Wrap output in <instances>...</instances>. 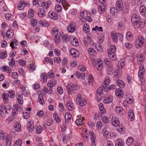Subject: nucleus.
Wrapping results in <instances>:
<instances>
[{"label":"nucleus","mask_w":146,"mask_h":146,"mask_svg":"<svg viewBox=\"0 0 146 146\" xmlns=\"http://www.w3.org/2000/svg\"><path fill=\"white\" fill-rule=\"evenodd\" d=\"M131 20L133 26L135 28H143L144 27L145 22L140 21L139 17L137 14H133Z\"/></svg>","instance_id":"1"},{"label":"nucleus","mask_w":146,"mask_h":146,"mask_svg":"<svg viewBox=\"0 0 146 146\" xmlns=\"http://www.w3.org/2000/svg\"><path fill=\"white\" fill-rule=\"evenodd\" d=\"M79 88V86L75 84H69L66 87L68 91L70 94H72L74 91L78 90Z\"/></svg>","instance_id":"2"},{"label":"nucleus","mask_w":146,"mask_h":146,"mask_svg":"<svg viewBox=\"0 0 146 146\" xmlns=\"http://www.w3.org/2000/svg\"><path fill=\"white\" fill-rule=\"evenodd\" d=\"M145 70L143 66L141 65L139 67V70L138 72L139 77L140 80V81L142 84L144 82V80L143 78V75L145 72Z\"/></svg>","instance_id":"3"},{"label":"nucleus","mask_w":146,"mask_h":146,"mask_svg":"<svg viewBox=\"0 0 146 146\" xmlns=\"http://www.w3.org/2000/svg\"><path fill=\"white\" fill-rule=\"evenodd\" d=\"M76 101L78 102L79 104L81 106H83L86 104V101L84 99L82 98L81 95L80 94H78L77 95Z\"/></svg>","instance_id":"4"},{"label":"nucleus","mask_w":146,"mask_h":146,"mask_svg":"<svg viewBox=\"0 0 146 146\" xmlns=\"http://www.w3.org/2000/svg\"><path fill=\"white\" fill-rule=\"evenodd\" d=\"M143 39L141 36H139L135 43V47L138 48L142 46L143 44Z\"/></svg>","instance_id":"5"},{"label":"nucleus","mask_w":146,"mask_h":146,"mask_svg":"<svg viewBox=\"0 0 146 146\" xmlns=\"http://www.w3.org/2000/svg\"><path fill=\"white\" fill-rule=\"evenodd\" d=\"M117 11H120L123 7V3L121 0H117L115 5Z\"/></svg>","instance_id":"6"},{"label":"nucleus","mask_w":146,"mask_h":146,"mask_svg":"<svg viewBox=\"0 0 146 146\" xmlns=\"http://www.w3.org/2000/svg\"><path fill=\"white\" fill-rule=\"evenodd\" d=\"M70 54L74 57H77L79 55V52L76 49L71 48L70 51Z\"/></svg>","instance_id":"7"},{"label":"nucleus","mask_w":146,"mask_h":146,"mask_svg":"<svg viewBox=\"0 0 146 146\" xmlns=\"http://www.w3.org/2000/svg\"><path fill=\"white\" fill-rule=\"evenodd\" d=\"M12 141L11 136L10 135H7L6 137V146H11Z\"/></svg>","instance_id":"8"},{"label":"nucleus","mask_w":146,"mask_h":146,"mask_svg":"<svg viewBox=\"0 0 146 146\" xmlns=\"http://www.w3.org/2000/svg\"><path fill=\"white\" fill-rule=\"evenodd\" d=\"M89 134L91 136V140L92 143L91 144V146H96V145L94 144L95 140L94 138L95 137V135L94 133L92 131H91L89 133Z\"/></svg>","instance_id":"9"},{"label":"nucleus","mask_w":146,"mask_h":146,"mask_svg":"<svg viewBox=\"0 0 146 146\" xmlns=\"http://www.w3.org/2000/svg\"><path fill=\"white\" fill-rule=\"evenodd\" d=\"M48 15L51 19L54 20H56L58 19L57 14L54 12L50 11L49 12Z\"/></svg>","instance_id":"10"},{"label":"nucleus","mask_w":146,"mask_h":146,"mask_svg":"<svg viewBox=\"0 0 146 146\" xmlns=\"http://www.w3.org/2000/svg\"><path fill=\"white\" fill-rule=\"evenodd\" d=\"M135 117L134 111L133 110L130 109L128 112V119L131 121H133Z\"/></svg>","instance_id":"11"},{"label":"nucleus","mask_w":146,"mask_h":146,"mask_svg":"<svg viewBox=\"0 0 146 146\" xmlns=\"http://www.w3.org/2000/svg\"><path fill=\"white\" fill-rule=\"evenodd\" d=\"M111 123L115 127L117 126L119 124V122L118 119L116 117L112 118V119Z\"/></svg>","instance_id":"12"},{"label":"nucleus","mask_w":146,"mask_h":146,"mask_svg":"<svg viewBox=\"0 0 146 146\" xmlns=\"http://www.w3.org/2000/svg\"><path fill=\"white\" fill-rule=\"evenodd\" d=\"M64 117L65 119V123L67 124L71 119L72 115L70 113H66L65 114Z\"/></svg>","instance_id":"13"},{"label":"nucleus","mask_w":146,"mask_h":146,"mask_svg":"<svg viewBox=\"0 0 146 146\" xmlns=\"http://www.w3.org/2000/svg\"><path fill=\"white\" fill-rule=\"evenodd\" d=\"M56 81L55 79H52L49 81L47 83V85L49 87H52L54 86L56 84Z\"/></svg>","instance_id":"14"},{"label":"nucleus","mask_w":146,"mask_h":146,"mask_svg":"<svg viewBox=\"0 0 146 146\" xmlns=\"http://www.w3.org/2000/svg\"><path fill=\"white\" fill-rule=\"evenodd\" d=\"M13 127L16 131H19L21 130V125L19 122H17L14 124Z\"/></svg>","instance_id":"15"},{"label":"nucleus","mask_w":146,"mask_h":146,"mask_svg":"<svg viewBox=\"0 0 146 146\" xmlns=\"http://www.w3.org/2000/svg\"><path fill=\"white\" fill-rule=\"evenodd\" d=\"M115 93L116 96L120 98L121 99L122 98L123 94L122 90L118 88L116 90Z\"/></svg>","instance_id":"16"},{"label":"nucleus","mask_w":146,"mask_h":146,"mask_svg":"<svg viewBox=\"0 0 146 146\" xmlns=\"http://www.w3.org/2000/svg\"><path fill=\"white\" fill-rule=\"evenodd\" d=\"M28 130L30 132H32L34 130V125L31 124L30 122H29L27 124Z\"/></svg>","instance_id":"17"},{"label":"nucleus","mask_w":146,"mask_h":146,"mask_svg":"<svg viewBox=\"0 0 146 146\" xmlns=\"http://www.w3.org/2000/svg\"><path fill=\"white\" fill-rule=\"evenodd\" d=\"M13 31L11 29L8 30L6 33V36L9 38H11L13 37Z\"/></svg>","instance_id":"18"},{"label":"nucleus","mask_w":146,"mask_h":146,"mask_svg":"<svg viewBox=\"0 0 146 146\" xmlns=\"http://www.w3.org/2000/svg\"><path fill=\"white\" fill-rule=\"evenodd\" d=\"M125 143L121 139H119L116 141L115 146H124Z\"/></svg>","instance_id":"19"},{"label":"nucleus","mask_w":146,"mask_h":146,"mask_svg":"<svg viewBox=\"0 0 146 146\" xmlns=\"http://www.w3.org/2000/svg\"><path fill=\"white\" fill-rule=\"evenodd\" d=\"M1 70L2 71H5L9 73H11L12 72V69L11 68L9 67H6V66L2 67L1 68Z\"/></svg>","instance_id":"20"},{"label":"nucleus","mask_w":146,"mask_h":146,"mask_svg":"<svg viewBox=\"0 0 146 146\" xmlns=\"http://www.w3.org/2000/svg\"><path fill=\"white\" fill-rule=\"evenodd\" d=\"M97 62L98 63V66L97 69L99 71H100L103 68V64L102 61H101L100 59L98 58L97 60Z\"/></svg>","instance_id":"21"},{"label":"nucleus","mask_w":146,"mask_h":146,"mask_svg":"<svg viewBox=\"0 0 146 146\" xmlns=\"http://www.w3.org/2000/svg\"><path fill=\"white\" fill-rule=\"evenodd\" d=\"M113 99V98L111 96H109L108 98H106L104 100L103 102L106 104L109 103L112 101Z\"/></svg>","instance_id":"22"},{"label":"nucleus","mask_w":146,"mask_h":146,"mask_svg":"<svg viewBox=\"0 0 146 146\" xmlns=\"http://www.w3.org/2000/svg\"><path fill=\"white\" fill-rule=\"evenodd\" d=\"M37 12L38 16L41 17L44 16L45 13V11L42 9H38Z\"/></svg>","instance_id":"23"},{"label":"nucleus","mask_w":146,"mask_h":146,"mask_svg":"<svg viewBox=\"0 0 146 146\" xmlns=\"http://www.w3.org/2000/svg\"><path fill=\"white\" fill-rule=\"evenodd\" d=\"M117 84L120 87L123 88L125 86L124 83L121 80H118L116 82Z\"/></svg>","instance_id":"24"},{"label":"nucleus","mask_w":146,"mask_h":146,"mask_svg":"<svg viewBox=\"0 0 146 146\" xmlns=\"http://www.w3.org/2000/svg\"><path fill=\"white\" fill-rule=\"evenodd\" d=\"M43 95L41 94L39 95L38 96V101L41 105H43L44 104V100H43Z\"/></svg>","instance_id":"25"},{"label":"nucleus","mask_w":146,"mask_h":146,"mask_svg":"<svg viewBox=\"0 0 146 146\" xmlns=\"http://www.w3.org/2000/svg\"><path fill=\"white\" fill-rule=\"evenodd\" d=\"M0 111L2 112L1 113L2 116H3V114H4V111H5V115H6V113H8V112L7 111V109L5 108V106L4 105L0 107Z\"/></svg>","instance_id":"26"},{"label":"nucleus","mask_w":146,"mask_h":146,"mask_svg":"<svg viewBox=\"0 0 146 146\" xmlns=\"http://www.w3.org/2000/svg\"><path fill=\"white\" fill-rule=\"evenodd\" d=\"M116 50V47L114 45H112L110 47V48L108 50V53H110V52H113L114 53L115 52Z\"/></svg>","instance_id":"27"},{"label":"nucleus","mask_w":146,"mask_h":146,"mask_svg":"<svg viewBox=\"0 0 146 146\" xmlns=\"http://www.w3.org/2000/svg\"><path fill=\"white\" fill-rule=\"evenodd\" d=\"M105 88V86H102L99 88L97 90L96 95H101L102 93V91L104 88Z\"/></svg>","instance_id":"28"},{"label":"nucleus","mask_w":146,"mask_h":146,"mask_svg":"<svg viewBox=\"0 0 146 146\" xmlns=\"http://www.w3.org/2000/svg\"><path fill=\"white\" fill-rule=\"evenodd\" d=\"M66 105L68 110L70 111H72L73 110V106L72 102L70 101H68L67 102Z\"/></svg>","instance_id":"29"},{"label":"nucleus","mask_w":146,"mask_h":146,"mask_svg":"<svg viewBox=\"0 0 146 146\" xmlns=\"http://www.w3.org/2000/svg\"><path fill=\"white\" fill-rule=\"evenodd\" d=\"M83 30L85 33L89 32L90 31L89 26L86 24H85L83 27Z\"/></svg>","instance_id":"30"},{"label":"nucleus","mask_w":146,"mask_h":146,"mask_svg":"<svg viewBox=\"0 0 146 146\" xmlns=\"http://www.w3.org/2000/svg\"><path fill=\"white\" fill-rule=\"evenodd\" d=\"M146 8L143 5H141L139 11L141 13H142L143 15H145V13L146 11Z\"/></svg>","instance_id":"31"},{"label":"nucleus","mask_w":146,"mask_h":146,"mask_svg":"<svg viewBox=\"0 0 146 146\" xmlns=\"http://www.w3.org/2000/svg\"><path fill=\"white\" fill-rule=\"evenodd\" d=\"M22 139L20 138L15 141L14 146H21Z\"/></svg>","instance_id":"32"},{"label":"nucleus","mask_w":146,"mask_h":146,"mask_svg":"<svg viewBox=\"0 0 146 146\" xmlns=\"http://www.w3.org/2000/svg\"><path fill=\"white\" fill-rule=\"evenodd\" d=\"M41 79L42 80V81L44 83L46 82L47 81V76L45 74V73H44L41 74Z\"/></svg>","instance_id":"33"},{"label":"nucleus","mask_w":146,"mask_h":146,"mask_svg":"<svg viewBox=\"0 0 146 146\" xmlns=\"http://www.w3.org/2000/svg\"><path fill=\"white\" fill-rule=\"evenodd\" d=\"M71 44L75 46H77L79 44L78 42L77 39L73 38V40L70 41Z\"/></svg>","instance_id":"34"},{"label":"nucleus","mask_w":146,"mask_h":146,"mask_svg":"<svg viewBox=\"0 0 146 146\" xmlns=\"http://www.w3.org/2000/svg\"><path fill=\"white\" fill-rule=\"evenodd\" d=\"M8 96L11 98H13L15 96V93L13 90L9 91L8 94Z\"/></svg>","instance_id":"35"},{"label":"nucleus","mask_w":146,"mask_h":146,"mask_svg":"<svg viewBox=\"0 0 146 146\" xmlns=\"http://www.w3.org/2000/svg\"><path fill=\"white\" fill-rule=\"evenodd\" d=\"M110 78L109 77H107L106 78L104 82L103 83L102 86H104V85H106L108 83L109 84L110 83Z\"/></svg>","instance_id":"36"},{"label":"nucleus","mask_w":146,"mask_h":146,"mask_svg":"<svg viewBox=\"0 0 146 146\" xmlns=\"http://www.w3.org/2000/svg\"><path fill=\"white\" fill-rule=\"evenodd\" d=\"M29 17L31 18L33 17L34 16V12L33 9H29L28 11Z\"/></svg>","instance_id":"37"},{"label":"nucleus","mask_w":146,"mask_h":146,"mask_svg":"<svg viewBox=\"0 0 146 146\" xmlns=\"http://www.w3.org/2000/svg\"><path fill=\"white\" fill-rule=\"evenodd\" d=\"M7 54L6 51H3L0 54V58L3 59L6 58L7 56Z\"/></svg>","instance_id":"38"},{"label":"nucleus","mask_w":146,"mask_h":146,"mask_svg":"<svg viewBox=\"0 0 146 146\" xmlns=\"http://www.w3.org/2000/svg\"><path fill=\"white\" fill-rule=\"evenodd\" d=\"M62 3L63 7H64V9L66 10L68 8V7L67 6L68 5V3L65 0H63L62 1Z\"/></svg>","instance_id":"39"},{"label":"nucleus","mask_w":146,"mask_h":146,"mask_svg":"<svg viewBox=\"0 0 146 146\" xmlns=\"http://www.w3.org/2000/svg\"><path fill=\"white\" fill-rule=\"evenodd\" d=\"M88 77L89 80L88 81V84L90 85H92L93 84L92 82L93 80V77L92 75H90Z\"/></svg>","instance_id":"40"},{"label":"nucleus","mask_w":146,"mask_h":146,"mask_svg":"<svg viewBox=\"0 0 146 146\" xmlns=\"http://www.w3.org/2000/svg\"><path fill=\"white\" fill-rule=\"evenodd\" d=\"M15 61L14 59V58H11V61L9 63V65L11 67H13V66H15Z\"/></svg>","instance_id":"41"},{"label":"nucleus","mask_w":146,"mask_h":146,"mask_svg":"<svg viewBox=\"0 0 146 146\" xmlns=\"http://www.w3.org/2000/svg\"><path fill=\"white\" fill-rule=\"evenodd\" d=\"M26 5L25 3H21L19 4L18 6V9L20 10H21L24 9Z\"/></svg>","instance_id":"42"},{"label":"nucleus","mask_w":146,"mask_h":146,"mask_svg":"<svg viewBox=\"0 0 146 146\" xmlns=\"http://www.w3.org/2000/svg\"><path fill=\"white\" fill-rule=\"evenodd\" d=\"M42 128L41 126H38L36 129V132L37 134L41 133L42 131Z\"/></svg>","instance_id":"43"},{"label":"nucleus","mask_w":146,"mask_h":146,"mask_svg":"<svg viewBox=\"0 0 146 146\" xmlns=\"http://www.w3.org/2000/svg\"><path fill=\"white\" fill-rule=\"evenodd\" d=\"M38 24L40 25L41 27L43 26H46L47 27L48 25V24L44 22L43 21H40L38 22Z\"/></svg>","instance_id":"44"},{"label":"nucleus","mask_w":146,"mask_h":146,"mask_svg":"<svg viewBox=\"0 0 146 146\" xmlns=\"http://www.w3.org/2000/svg\"><path fill=\"white\" fill-rule=\"evenodd\" d=\"M123 109L120 107H116L115 110L117 113H121Z\"/></svg>","instance_id":"45"},{"label":"nucleus","mask_w":146,"mask_h":146,"mask_svg":"<svg viewBox=\"0 0 146 146\" xmlns=\"http://www.w3.org/2000/svg\"><path fill=\"white\" fill-rule=\"evenodd\" d=\"M122 10L124 13H126L128 12L129 7L127 6H125L124 7H123Z\"/></svg>","instance_id":"46"},{"label":"nucleus","mask_w":146,"mask_h":146,"mask_svg":"<svg viewBox=\"0 0 146 146\" xmlns=\"http://www.w3.org/2000/svg\"><path fill=\"white\" fill-rule=\"evenodd\" d=\"M107 129L106 127H105L103 129V131L104 132V135L105 136H107L109 135V132L107 131Z\"/></svg>","instance_id":"47"},{"label":"nucleus","mask_w":146,"mask_h":146,"mask_svg":"<svg viewBox=\"0 0 146 146\" xmlns=\"http://www.w3.org/2000/svg\"><path fill=\"white\" fill-rule=\"evenodd\" d=\"M75 27H72L70 26H68L67 28L68 31L70 33H73L75 31Z\"/></svg>","instance_id":"48"},{"label":"nucleus","mask_w":146,"mask_h":146,"mask_svg":"<svg viewBox=\"0 0 146 146\" xmlns=\"http://www.w3.org/2000/svg\"><path fill=\"white\" fill-rule=\"evenodd\" d=\"M111 36L113 37V40L114 41L116 42L117 41V33L115 34H111Z\"/></svg>","instance_id":"49"},{"label":"nucleus","mask_w":146,"mask_h":146,"mask_svg":"<svg viewBox=\"0 0 146 146\" xmlns=\"http://www.w3.org/2000/svg\"><path fill=\"white\" fill-rule=\"evenodd\" d=\"M29 113L27 111L24 112L23 113V115L24 118L25 119H28L29 117Z\"/></svg>","instance_id":"50"},{"label":"nucleus","mask_w":146,"mask_h":146,"mask_svg":"<svg viewBox=\"0 0 146 146\" xmlns=\"http://www.w3.org/2000/svg\"><path fill=\"white\" fill-rule=\"evenodd\" d=\"M45 61L46 62H48V63H50L51 65H52L53 64V61L50 58L46 57L45 58Z\"/></svg>","instance_id":"51"},{"label":"nucleus","mask_w":146,"mask_h":146,"mask_svg":"<svg viewBox=\"0 0 146 146\" xmlns=\"http://www.w3.org/2000/svg\"><path fill=\"white\" fill-rule=\"evenodd\" d=\"M82 120L81 119H77L75 121L76 125H80L82 124Z\"/></svg>","instance_id":"52"},{"label":"nucleus","mask_w":146,"mask_h":146,"mask_svg":"<svg viewBox=\"0 0 146 146\" xmlns=\"http://www.w3.org/2000/svg\"><path fill=\"white\" fill-rule=\"evenodd\" d=\"M31 22L32 26H35L37 23V21L36 20L34 19H32L31 20Z\"/></svg>","instance_id":"53"},{"label":"nucleus","mask_w":146,"mask_h":146,"mask_svg":"<svg viewBox=\"0 0 146 146\" xmlns=\"http://www.w3.org/2000/svg\"><path fill=\"white\" fill-rule=\"evenodd\" d=\"M108 53L109 57L111 59L113 60L114 59L116 58L115 56L114 53H113V52H110Z\"/></svg>","instance_id":"54"},{"label":"nucleus","mask_w":146,"mask_h":146,"mask_svg":"<svg viewBox=\"0 0 146 146\" xmlns=\"http://www.w3.org/2000/svg\"><path fill=\"white\" fill-rule=\"evenodd\" d=\"M99 10L101 11V13L104 12L105 11V7L103 5H100L98 7Z\"/></svg>","instance_id":"55"},{"label":"nucleus","mask_w":146,"mask_h":146,"mask_svg":"<svg viewBox=\"0 0 146 146\" xmlns=\"http://www.w3.org/2000/svg\"><path fill=\"white\" fill-rule=\"evenodd\" d=\"M45 1L44 0L39 1L38 3V5L40 7H42L43 5L44 6Z\"/></svg>","instance_id":"56"},{"label":"nucleus","mask_w":146,"mask_h":146,"mask_svg":"<svg viewBox=\"0 0 146 146\" xmlns=\"http://www.w3.org/2000/svg\"><path fill=\"white\" fill-rule=\"evenodd\" d=\"M55 9L56 12H58L61 11V7L60 5L58 4L55 6Z\"/></svg>","instance_id":"57"},{"label":"nucleus","mask_w":146,"mask_h":146,"mask_svg":"<svg viewBox=\"0 0 146 146\" xmlns=\"http://www.w3.org/2000/svg\"><path fill=\"white\" fill-rule=\"evenodd\" d=\"M133 139L132 137H129L127 140V144L129 145L133 142Z\"/></svg>","instance_id":"58"},{"label":"nucleus","mask_w":146,"mask_h":146,"mask_svg":"<svg viewBox=\"0 0 146 146\" xmlns=\"http://www.w3.org/2000/svg\"><path fill=\"white\" fill-rule=\"evenodd\" d=\"M116 9V8L114 7L111 8L110 10V13H112L113 15L115 14V12L117 13Z\"/></svg>","instance_id":"59"},{"label":"nucleus","mask_w":146,"mask_h":146,"mask_svg":"<svg viewBox=\"0 0 146 146\" xmlns=\"http://www.w3.org/2000/svg\"><path fill=\"white\" fill-rule=\"evenodd\" d=\"M87 15V12L86 11H83L80 13V16L82 18H84Z\"/></svg>","instance_id":"60"},{"label":"nucleus","mask_w":146,"mask_h":146,"mask_svg":"<svg viewBox=\"0 0 146 146\" xmlns=\"http://www.w3.org/2000/svg\"><path fill=\"white\" fill-rule=\"evenodd\" d=\"M35 65L34 64L31 63L29 65L28 68L30 69H31L32 71H33L35 70Z\"/></svg>","instance_id":"61"},{"label":"nucleus","mask_w":146,"mask_h":146,"mask_svg":"<svg viewBox=\"0 0 146 146\" xmlns=\"http://www.w3.org/2000/svg\"><path fill=\"white\" fill-rule=\"evenodd\" d=\"M100 113H99V115L100 114L101 115L102 114H104L106 113V110L104 108H102L101 109H99Z\"/></svg>","instance_id":"62"},{"label":"nucleus","mask_w":146,"mask_h":146,"mask_svg":"<svg viewBox=\"0 0 146 146\" xmlns=\"http://www.w3.org/2000/svg\"><path fill=\"white\" fill-rule=\"evenodd\" d=\"M102 120L105 123H108L109 121L108 117L106 116H104L103 117Z\"/></svg>","instance_id":"63"},{"label":"nucleus","mask_w":146,"mask_h":146,"mask_svg":"<svg viewBox=\"0 0 146 146\" xmlns=\"http://www.w3.org/2000/svg\"><path fill=\"white\" fill-rule=\"evenodd\" d=\"M88 51L89 54L90 55H93L94 54L95 51L93 48H89Z\"/></svg>","instance_id":"64"}]
</instances>
